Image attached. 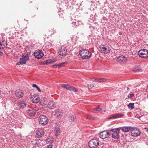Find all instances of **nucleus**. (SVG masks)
Listing matches in <instances>:
<instances>
[{
	"label": "nucleus",
	"instance_id": "1",
	"mask_svg": "<svg viewBox=\"0 0 148 148\" xmlns=\"http://www.w3.org/2000/svg\"><path fill=\"white\" fill-rule=\"evenodd\" d=\"M79 55L83 59H88L90 58L91 53L86 49H83L79 52Z\"/></svg>",
	"mask_w": 148,
	"mask_h": 148
},
{
	"label": "nucleus",
	"instance_id": "2",
	"mask_svg": "<svg viewBox=\"0 0 148 148\" xmlns=\"http://www.w3.org/2000/svg\"><path fill=\"white\" fill-rule=\"evenodd\" d=\"M29 59V55L28 53H24L23 54L22 57L20 59V61L17 63V65L23 64L26 63L27 61Z\"/></svg>",
	"mask_w": 148,
	"mask_h": 148
},
{
	"label": "nucleus",
	"instance_id": "3",
	"mask_svg": "<svg viewBox=\"0 0 148 148\" xmlns=\"http://www.w3.org/2000/svg\"><path fill=\"white\" fill-rule=\"evenodd\" d=\"M88 145L91 148H97L99 145V141L97 139L90 140L88 143Z\"/></svg>",
	"mask_w": 148,
	"mask_h": 148
},
{
	"label": "nucleus",
	"instance_id": "4",
	"mask_svg": "<svg viewBox=\"0 0 148 148\" xmlns=\"http://www.w3.org/2000/svg\"><path fill=\"white\" fill-rule=\"evenodd\" d=\"M120 130L119 128L112 129L110 131L112 138L116 139L119 137V133Z\"/></svg>",
	"mask_w": 148,
	"mask_h": 148
},
{
	"label": "nucleus",
	"instance_id": "5",
	"mask_svg": "<svg viewBox=\"0 0 148 148\" xmlns=\"http://www.w3.org/2000/svg\"><path fill=\"white\" fill-rule=\"evenodd\" d=\"M140 134V132L138 128L136 127L132 128L131 131V134L133 137H138Z\"/></svg>",
	"mask_w": 148,
	"mask_h": 148
},
{
	"label": "nucleus",
	"instance_id": "6",
	"mask_svg": "<svg viewBox=\"0 0 148 148\" xmlns=\"http://www.w3.org/2000/svg\"><path fill=\"white\" fill-rule=\"evenodd\" d=\"M39 122L40 124L43 125H46L48 122V119L45 116L42 115L39 117Z\"/></svg>",
	"mask_w": 148,
	"mask_h": 148
},
{
	"label": "nucleus",
	"instance_id": "7",
	"mask_svg": "<svg viewBox=\"0 0 148 148\" xmlns=\"http://www.w3.org/2000/svg\"><path fill=\"white\" fill-rule=\"evenodd\" d=\"M138 53L142 58H147L148 57V50L147 49H141L138 51Z\"/></svg>",
	"mask_w": 148,
	"mask_h": 148
},
{
	"label": "nucleus",
	"instance_id": "8",
	"mask_svg": "<svg viewBox=\"0 0 148 148\" xmlns=\"http://www.w3.org/2000/svg\"><path fill=\"white\" fill-rule=\"evenodd\" d=\"M35 57L37 59H40L44 56V54L42 51L40 50H36L34 53Z\"/></svg>",
	"mask_w": 148,
	"mask_h": 148
},
{
	"label": "nucleus",
	"instance_id": "9",
	"mask_svg": "<svg viewBox=\"0 0 148 148\" xmlns=\"http://www.w3.org/2000/svg\"><path fill=\"white\" fill-rule=\"evenodd\" d=\"M110 135L109 132L107 131H105L101 132L99 134L100 138L102 139H105L108 137Z\"/></svg>",
	"mask_w": 148,
	"mask_h": 148
},
{
	"label": "nucleus",
	"instance_id": "10",
	"mask_svg": "<svg viewBox=\"0 0 148 148\" xmlns=\"http://www.w3.org/2000/svg\"><path fill=\"white\" fill-rule=\"evenodd\" d=\"M61 86L69 90L73 91L74 92H77V89L72 86H70L68 84H63Z\"/></svg>",
	"mask_w": 148,
	"mask_h": 148
},
{
	"label": "nucleus",
	"instance_id": "11",
	"mask_svg": "<svg viewBox=\"0 0 148 148\" xmlns=\"http://www.w3.org/2000/svg\"><path fill=\"white\" fill-rule=\"evenodd\" d=\"M67 51V49L65 47H63L58 51V53L60 56H65L66 55Z\"/></svg>",
	"mask_w": 148,
	"mask_h": 148
},
{
	"label": "nucleus",
	"instance_id": "12",
	"mask_svg": "<svg viewBox=\"0 0 148 148\" xmlns=\"http://www.w3.org/2000/svg\"><path fill=\"white\" fill-rule=\"evenodd\" d=\"M101 51L103 53H107L109 52L110 49L108 46L103 45L100 48Z\"/></svg>",
	"mask_w": 148,
	"mask_h": 148
},
{
	"label": "nucleus",
	"instance_id": "13",
	"mask_svg": "<svg viewBox=\"0 0 148 148\" xmlns=\"http://www.w3.org/2000/svg\"><path fill=\"white\" fill-rule=\"evenodd\" d=\"M16 105L18 108H23L26 106V103L23 101H18Z\"/></svg>",
	"mask_w": 148,
	"mask_h": 148
},
{
	"label": "nucleus",
	"instance_id": "14",
	"mask_svg": "<svg viewBox=\"0 0 148 148\" xmlns=\"http://www.w3.org/2000/svg\"><path fill=\"white\" fill-rule=\"evenodd\" d=\"M117 61L120 63L125 62L127 61V58L123 55L119 56L117 58Z\"/></svg>",
	"mask_w": 148,
	"mask_h": 148
},
{
	"label": "nucleus",
	"instance_id": "15",
	"mask_svg": "<svg viewBox=\"0 0 148 148\" xmlns=\"http://www.w3.org/2000/svg\"><path fill=\"white\" fill-rule=\"evenodd\" d=\"M26 112L28 115L30 116L34 115L36 112L35 110L32 108L28 109Z\"/></svg>",
	"mask_w": 148,
	"mask_h": 148
},
{
	"label": "nucleus",
	"instance_id": "16",
	"mask_svg": "<svg viewBox=\"0 0 148 148\" xmlns=\"http://www.w3.org/2000/svg\"><path fill=\"white\" fill-rule=\"evenodd\" d=\"M54 132L55 135L56 136L60 135V131L59 125H56L54 127Z\"/></svg>",
	"mask_w": 148,
	"mask_h": 148
},
{
	"label": "nucleus",
	"instance_id": "17",
	"mask_svg": "<svg viewBox=\"0 0 148 148\" xmlns=\"http://www.w3.org/2000/svg\"><path fill=\"white\" fill-rule=\"evenodd\" d=\"M31 100L33 103H37L39 101L38 97L36 95H32L30 98Z\"/></svg>",
	"mask_w": 148,
	"mask_h": 148
},
{
	"label": "nucleus",
	"instance_id": "18",
	"mask_svg": "<svg viewBox=\"0 0 148 148\" xmlns=\"http://www.w3.org/2000/svg\"><path fill=\"white\" fill-rule=\"evenodd\" d=\"M15 95L17 97L21 98L23 97V93L21 90H16Z\"/></svg>",
	"mask_w": 148,
	"mask_h": 148
},
{
	"label": "nucleus",
	"instance_id": "19",
	"mask_svg": "<svg viewBox=\"0 0 148 148\" xmlns=\"http://www.w3.org/2000/svg\"><path fill=\"white\" fill-rule=\"evenodd\" d=\"M63 113V111L60 109L56 110L55 111V115L58 117L62 116Z\"/></svg>",
	"mask_w": 148,
	"mask_h": 148
},
{
	"label": "nucleus",
	"instance_id": "20",
	"mask_svg": "<svg viewBox=\"0 0 148 148\" xmlns=\"http://www.w3.org/2000/svg\"><path fill=\"white\" fill-rule=\"evenodd\" d=\"M48 106L49 108L50 109H53L56 106V105L55 103L53 101H50L48 104Z\"/></svg>",
	"mask_w": 148,
	"mask_h": 148
},
{
	"label": "nucleus",
	"instance_id": "21",
	"mask_svg": "<svg viewBox=\"0 0 148 148\" xmlns=\"http://www.w3.org/2000/svg\"><path fill=\"white\" fill-rule=\"evenodd\" d=\"M44 133L43 129L38 130L36 132L37 136L38 138L42 136L44 134Z\"/></svg>",
	"mask_w": 148,
	"mask_h": 148
},
{
	"label": "nucleus",
	"instance_id": "22",
	"mask_svg": "<svg viewBox=\"0 0 148 148\" xmlns=\"http://www.w3.org/2000/svg\"><path fill=\"white\" fill-rule=\"evenodd\" d=\"M131 126H125L122 127L121 130L124 132H127L131 130L132 128Z\"/></svg>",
	"mask_w": 148,
	"mask_h": 148
},
{
	"label": "nucleus",
	"instance_id": "23",
	"mask_svg": "<svg viewBox=\"0 0 148 148\" xmlns=\"http://www.w3.org/2000/svg\"><path fill=\"white\" fill-rule=\"evenodd\" d=\"M57 61L56 59H51L46 60L44 61V64H50L52 63L55 62Z\"/></svg>",
	"mask_w": 148,
	"mask_h": 148
},
{
	"label": "nucleus",
	"instance_id": "24",
	"mask_svg": "<svg viewBox=\"0 0 148 148\" xmlns=\"http://www.w3.org/2000/svg\"><path fill=\"white\" fill-rule=\"evenodd\" d=\"M6 45L7 44L6 41L0 40V49H3L5 47Z\"/></svg>",
	"mask_w": 148,
	"mask_h": 148
},
{
	"label": "nucleus",
	"instance_id": "25",
	"mask_svg": "<svg viewBox=\"0 0 148 148\" xmlns=\"http://www.w3.org/2000/svg\"><path fill=\"white\" fill-rule=\"evenodd\" d=\"M141 71V68L140 66H136L133 69V71L135 72H140Z\"/></svg>",
	"mask_w": 148,
	"mask_h": 148
},
{
	"label": "nucleus",
	"instance_id": "26",
	"mask_svg": "<svg viewBox=\"0 0 148 148\" xmlns=\"http://www.w3.org/2000/svg\"><path fill=\"white\" fill-rule=\"evenodd\" d=\"M106 81V79L104 78H100L99 79H95V81L99 82H104Z\"/></svg>",
	"mask_w": 148,
	"mask_h": 148
},
{
	"label": "nucleus",
	"instance_id": "27",
	"mask_svg": "<svg viewBox=\"0 0 148 148\" xmlns=\"http://www.w3.org/2000/svg\"><path fill=\"white\" fill-rule=\"evenodd\" d=\"M68 63V62H65L62 63H59L58 64V68H60L61 67L63 66L66 65Z\"/></svg>",
	"mask_w": 148,
	"mask_h": 148
},
{
	"label": "nucleus",
	"instance_id": "28",
	"mask_svg": "<svg viewBox=\"0 0 148 148\" xmlns=\"http://www.w3.org/2000/svg\"><path fill=\"white\" fill-rule=\"evenodd\" d=\"M68 118L69 119V121L71 122L74 121L76 119L75 117L74 116L71 115H69Z\"/></svg>",
	"mask_w": 148,
	"mask_h": 148
},
{
	"label": "nucleus",
	"instance_id": "29",
	"mask_svg": "<svg viewBox=\"0 0 148 148\" xmlns=\"http://www.w3.org/2000/svg\"><path fill=\"white\" fill-rule=\"evenodd\" d=\"M16 100V99L15 97H11L10 98V102H11V103H12L14 105L15 103Z\"/></svg>",
	"mask_w": 148,
	"mask_h": 148
},
{
	"label": "nucleus",
	"instance_id": "30",
	"mask_svg": "<svg viewBox=\"0 0 148 148\" xmlns=\"http://www.w3.org/2000/svg\"><path fill=\"white\" fill-rule=\"evenodd\" d=\"M134 103H130L127 106L128 108L130 110H132L134 108Z\"/></svg>",
	"mask_w": 148,
	"mask_h": 148
},
{
	"label": "nucleus",
	"instance_id": "31",
	"mask_svg": "<svg viewBox=\"0 0 148 148\" xmlns=\"http://www.w3.org/2000/svg\"><path fill=\"white\" fill-rule=\"evenodd\" d=\"M53 138L51 137L48 138L46 140L47 142L50 143H52L53 142Z\"/></svg>",
	"mask_w": 148,
	"mask_h": 148
},
{
	"label": "nucleus",
	"instance_id": "32",
	"mask_svg": "<svg viewBox=\"0 0 148 148\" xmlns=\"http://www.w3.org/2000/svg\"><path fill=\"white\" fill-rule=\"evenodd\" d=\"M32 87L34 88H36L37 90L39 92H40L41 90L40 88L38 87V86L36 84H34L32 85Z\"/></svg>",
	"mask_w": 148,
	"mask_h": 148
},
{
	"label": "nucleus",
	"instance_id": "33",
	"mask_svg": "<svg viewBox=\"0 0 148 148\" xmlns=\"http://www.w3.org/2000/svg\"><path fill=\"white\" fill-rule=\"evenodd\" d=\"M76 24H77L76 26H78V25H83V24L82 23V22L80 21H77L76 22H75Z\"/></svg>",
	"mask_w": 148,
	"mask_h": 148
},
{
	"label": "nucleus",
	"instance_id": "34",
	"mask_svg": "<svg viewBox=\"0 0 148 148\" xmlns=\"http://www.w3.org/2000/svg\"><path fill=\"white\" fill-rule=\"evenodd\" d=\"M134 96V94L132 92H131L128 95V97L129 98H130L132 97H133Z\"/></svg>",
	"mask_w": 148,
	"mask_h": 148
},
{
	"label": "nucleus",
	"instance_id": "35",
	"mask_svg": "<svg viewBox=\"0 0 148 148\" xmlns=\"http://www.w3.org/2000/svg\"><path fill=\"white\" fill-rule=\"evenodd\" d=\"M86 117L87 119L90 120H93L94 119L93 117L89 115H87L86 116Z\"/></svg>",
	"mask_w": 148,
	"mask_h": 148
},
{
	"label": "nucleus",
	"instance_id": "36",
	"mask_svg": "<svg viewBox=\"0 0 148 148\" xmlns=\"http://www.w3.org/2000/svg\"><path fill=\"white\" fill-rule=\"evenodd\" d=\"M88 88L90 89H92L93 87H94V85L93 84H92L88 85Z\"/></svg>",
	"mask_w": 148,
	"mask_h": 148
},
{
	"label": "nucleus",
	"instance_id": "37",
	"mask_svg": "<svg viewBox=\"0 0 148 148\" xmlns=\"http://www.w3.org/2000/svg\"><path fill=\"white\" fill-rule=\"evenodd\" d=\"M93 110L97 111H100L101 110V109L99 108L98 106V107H97L95 109H93Z\"/></svg>",
	"mask_w": 148,
	"mask_h": 148
},
{
	"label": "nucleus",
	"instance_id": "38",
	"mask_svg": "<svg viewBox=\"0 0 148 148\" xmlns=\"http://www.w3.org/2000/svg\"><path fill=\"white\" fill-rule=\"evenodd\" d=\"M72 26H73V27H76L77 26H76L77 24H76L75 22H72Z\"/></svg>",
	"mask_w": 148,
	"mask_h": 148
},
{
	"label": "nucleus",
	"instance_id": "39",
	"mask_svg": "<svg viewBox=\"0 0 148 148\" xmlns=\"http://www.w3.org/2000/svg\"><path fill=\"white\" fill-rule=\"evenodd\" d=\"M53 68L58 67V64H54L51 66Z\"/></svg>",
	"mask_w": 148,
	"mask_h": 148
},
{
	"label": "nucleus",
	"instance_id": "40",
	"mask_svg": "<svg viewBox=\"0 0 148 148\" xmlns=\"http://www.w3.org/2000/svg\"><path fill=\"white\" fill-rule=\"evenodd\" d=\"M118 118V114H115L111 118Z\"/></svg>",
	"mask_w": 148,
	"mask_h": 148
},
{
	"label": "nucleus",
	"instance_id": "41",
	"mask_svg": "<svg viewBox=\"0 0 148 148\" xmlns=\"http://www.w3.org/2000/svg\"><path fill=\"white\" fill-rule=\"evenodd\" d=\"M118 116V118L120 117L123 116V114H117Z\"/></svg>",
	"mask_w": 148,
	"mask_h": 148
},
{
	"label": "nucleus",
	"instance_id": "42",
	"mask_svg": "<svg viewBox=\"0 0 148 148\" xmlns=\"http://www.w3.org/2000/svg\"><path fill=\"white\" fill-rule=\"evenodd\" d=\"M52 145H48V146L47 147V148H52Z\"/></svg>",
	"mask_w": 148,
	"mask_h": 148
},
{
	"label": "nucleus",
	"instance_id": "43",
	"mask_svg": "<svg viewBox=\"0 0 148 148\" xmlns=\"http://www.w3.org/2000/svg\"><path fill=\"white\" fill-rule=\"evenodd\" d=\"M3 55V53L2 51L0 50V56H1Z\"/></svg>",
	"mask_w": 148,
	"mask_h": 148
},
{
	"label": "nucleus",
	"instance_id": "44",
	"mask_svg": "<svg viewBox=\"0 0 148 148\" xmlns=\"http://www.w3.org/2000/svg\"><path fill=\"white\" fill-rule=\"evenodd\" d=\"M12 122H13L12 123H12L13 124H14V121H12Z\"/></svg>",
	"mask_w": 148,
	"mask_h": 148
},
{
	"label": "nucleus",
	"instance_id": "45",
	"mask_svg": "<svg viewBox=\"0 0 148 148\" xmlns=\"http://www.w3.org/2000/svg\"><path fill=\"white\" fill-rule=\"evenodd\" d=\"M147 128H148L145 127L144 128V129H147Z\"/></svg>",
	"mask_w": 148,
	"mask_h": 148
},
{
	"label": "nucleus",
	"instance_id": "46",
	"mask_svg": "<svg viewBox=\"0 0 148 148\" xmlns=\"http://www.w3.org/2000/svg\"><path fill=\"white\" fill-rule=\"evenodd\" d=\"M147 99H148V94L147 95Z\"/></svg>",
	"mask_w": 148,
	"mask_h": 148
},
{
	"label": "nucleus",
	"instance_id": "47",
	"mask_svg": "<svg viewBox=\"0 0 148 148\" xmlns=\"http://www.w3.org/2000/svg\"><path fill=\"white\" fill-rule=\"evenodd\" d=\"M127 90H129V88L128 87L127 88Z\"/></svg>",
	"mask_w": 148,
	"mask_h": 148
},
{
	"label": "nucleus",
	"instance_id": "48",
	"mask_svg": "<svg viewBox=\"0 0 148 148\" xmlns=\"http://www.w3.org/2000/svg\"><path fill=\"white\" fill-rule=\"evenodd\" d=\"M147 131L148 132V128H147Z\"/></svg>",
	"mask_w": 148,
	"mask_h": 148
},
{
	"label": "nucleus",
	"instance_id": "49",
	"mask_svg": "<svg viewBox=\"0 0 148 148\" xmlns=\"http://www.w3.org/2000/svg\"><path fill=\"white\" fill-rule=\"evenodd\" d=\"M147 87L148 88V84L147 85Z\"/></svg>",
	"mask_w": 148,
	"mask_h": 148
},
{
	"label": "nucleus",
	"instance_id": "50",
	"mask_svg": "<svg viewBox=\"0 0 148 148\" xmlns=\"http://www.w3.org/2000/svg\"><path fill=\"white\" fill-rule=\"evenodd\" d=\"M13 105L12 106V107Z\"/></svg>",
	"mask_w": 148,
	"mask_h": 148
}]
</instances>
